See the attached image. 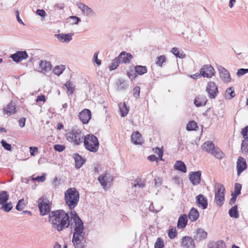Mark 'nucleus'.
I'll return each instance as SVG.
<instances>
[{"label": "nucleus", "instance_id": "1", "mask_svg": "<svg viewBox=\"0 0 248 248\" xmlns=\"http://www.w3.org/2000/svg\"><path fill=\"white\" fill-rule=\"evenodd\" d=\"M72 217L70 220L68 214L63 210H58L49 213L48 220L51 223L53 228L58 232L69 227L70 222L73 220L72 218L74 215L71 213Z\"/></svg>", "mask_w": 248, "mask_h": 248}, {"label": "nucleus", "instance_id": "2", "mask_svg": "<svg viewBox=\"0 0 248 248\" xmlns=\"http://www.w3.org/2000/svg\"><path fill=\"white\" fill-rule=\"evenodd\" d=\"M71 213L74 215L72 219H73V221L74 222V225L73 226L74 232L73 233L72 242L75 248H83V241L84 240L85 234V233L83 232V223L78 217L75 211L71 212Z\"/></svg>", "mask_w": 248, "mask_h": 248}, {"label": "nucleus", "instance_id": "3", "mask_svg": "<svg viewBox=\"0 0 248 248\" xmlns=\"http://www.w3.org/2000/svg\"><path fill=\"white\" fill-rule=\"evenodd\" d=\"M79 200V194L75 188H69L64 192L65 204L71 211L77 206Z\"/></svg>", "mask_w": 248, "mask_h": 248}, {"label": "nucleus", "instance_id": "4", "mask_svg": "<svg viewBox=\"0 0 248 248\" xmlns=\"http://www.w3.org/2000/svg\"><path fill=\"white\" fill-rule=\"evenodd\" d=\"M65 137L73 145L78 146L83 143L84 135L79 129H72L66 133Z\"/></svg>", "mask_w": 248, "mask_h": 248}, {"label": "nucleus", "instance_id": "5", "mask_svg": "<svg viewBox=\"0 0 248 248\" xmlns=\"http://www.w3.org/2000/svg\"><path fill=\"white\" fill-rule=\"evenodd\" d=\"M83 139V142L86 149L93 153L97 151L99 148V142L96 136L88 134L84 136Z\"/></svg>", "mask_w": 248, "mask_h": 248}, {"label": "nucleus", "instance_id": "6", "mask_svg": "<svg viewBox=\"0 0 248 248\" xmlns=\"http://www.w3.org/2000/svg\"><path fill=\"white\" fill-rule=\"evenodd\" d=\"M202 149L206 152L214 155L218 159H221L224 156L223 153L211 141L204 142L201 146Z\"/></svg>", "mask_w": 248, "mask_h": 248}, {"label": "nucleus", "instance_id": "7", "mask_svg": "<svg viewBox=\"0 0 248 248\" xmlns=\"http://www.w3.org/2000/svg\"><path fill=\"white\" fill-rule=\"evenodd\" d=\"M38 208L41 216H45L51 212V202L46 198L42 197L38 200Z\"/></svg>", "mask_w": 248, "mask_h": 248}, {"label": "nucleus", "instance_id": "8", "mask_svg": "<svg viewBox=\"0 0 248 248\" xmlns=\"http://www.w3.org/2000/svg\"><path fill=\"white\" fill-rule=\"evenodd\" d=\"M225 188L223 185H219L215 193V201L218 206H221L225 200Z\"/></svg>", "mask_w": 248, "mask_h": 248}, {"label": "nucleus", "instance_id": "9", "mask_svg": "<svg viewBox=\"0 0 248 248\" xmlns=\"http://www.w3.org/2000/svg\"><path fill=\"white\" fill-rule=\"evenodd\" d=\"M206 91L208 93V96L210 99H215L218 94V89L216 83L214 81L208 82Z\"/></svg>", "mask_w": 248, "mask_h": 248}, {"label": "nucleus", "instance_id": "10", "mask_svg": "<svg viewBox=\"0 0 248 248\" xmlns=\"http://www.w3.org/2000/svg\"><path fill=\"white\" fill-rule=\"evenodd\" d=\"M200 73L203 77L210 78L214 75L215 70L211 65L206 64L201 68Z\"/></svg>", "mask_w": 248, "mask_h": 248}, {"label": "nucleus", "instance_id": "11", "mask_svg": "<svg viewBox=\"0 0 248 248\" xmlns=\"http://www.w3.org/2000/svg\"><path fill=\"white\" fill-rule=\"evenodd\" d=\"M181 246L184 248H196L194 238L189 236H183L181 239Z\"/></svg>", "mask_w": 248, "mask_h": 248}, {"label": "nucleus", "instance_id": "12", "mask_svg": "<svg viewBox=\"0 0 248 248\" xmlns=\"http://www.w3.org/2000/svg\"><path fill=\"white\" fill-rule=\"evenodd\" d=\"M29 55L26 51H17L16 53L11 54L10 58L16 63L21 62L28 58Z\"/></svg>", "mask_w": 248, "mask_h": 248}, {"label": "nucleus", "instance_id": "13", "mask_svg": "<svg viewBox=\"0 0 248 248\" xmlns=\"http://www.w3.org/2000/svg\"><path fill=\"white\" fill-rule=\"evenodd\" d=\"M77 6L84 15L88 16H95V13L88 6L81 2L78 3Z\"/></svg>", "mask_w": 248, "mask_h": 248}, {"label": "nucleus", "instance_id": "14", "mask_svg": "<svg viewBox=\"0 0 248 248\" xmlns=\"http://www.w3.org/2000/svg\"><path fill=\"white\" fill-rule=\"evenodd\" d=\"M218 70L221 79L225 83L230 82L231 80V77L229 71L221 66L218 68Z\"/></svg>", "mask_w": 248, "mask_h": 248}, {"label": "nucleus", "instance_id": "15", "mask_svg": "<svg viewBox=\"0 0 248 248\" xmlns=\"http://www.w3.org/2000/svg\"><path fill=\"white\" fill-rule=\"evenodd\" d=\"M194 239L197 242H201L205 240L207 237V233L202 228L197 229L194 232Z\"/></svg>", "mask_w": 248, "mask_h": 248}, {"label": "nucleus", "instance_id": "16", "mask_svg": "<svg viewBox=\"0 0 248 248\" xmlns=\"http://www.w3.org/2000/svg\"><path fill=\"white\" fill-rule=\"evenodd\" d=\"M78 117L84 124H87L91 118V111L88 109H84L79 112Z\"/></svg>", "mask_w": 248, "mask_h": 248}, {"label": "nucleus", "instance_id": "17", "mask_svg": "<svg viewBox=\"0 0 248 248\" xmlns=\"http://www.w3.org/2000/svg\"><path fill=\"white\" fill-rule=\"evenodd\" d=\"M201 179V171L200 170L191 172L189 174V180L193 185L197 186L200 184Z\"/></svg>", "mask_w": 248, "mask_h": 248}, {"label": "nucleus", "instance_id": "18", "mask_svg": "<svg viewBox=\"0 0 248 248\" xmlns=\"http://www.w3.org/2000/svg\"><path fill=\"white\" fill-rule=\"evenodd\" d=\"M196 202L199 207L205 209L208 206L207 198L202 194H199L196 197Z\"/></svg>", "mask_w": 248, "mask_h": 248}, {"label": "nucleus", "instance_id": "19", "mask_svg": "<svg viewBox=\"0 0 248 248\" xmlns=\"http://www.w3.org/2000/svg\"><path fill=\"white\" fill-rule=\"evenodd\" d=\"M118 58L121 63H128L133 58V56L129 53L122 51L118 56Z\"/></svg>", "mask_w": 248, "mask_h": 248}, {"label": "nucleus", "instance_id": "20", "mask_svg": "<svg viewBox=\"0 0 248 248\" xmlns=\"http://www.w3.org/2000/svg\"><path fill=\"white\" fill-rule=\"evenodd\" d=\"M237 175H239L244 170L247 169V163L244 159L239 156L237 161Z\"/></svg>", "mask_w": 248, "mask_h": 248}, {"label": "nucleus", "instance_id": "21", "mask_svg": "<svg viewBox=\"0 0 248 248\" xmlns=\"http://www.w3.org/2000/svg\"><path fill=\"white\" fill-rule=\"evenodd\" d=\"M131 142L135 144H141L143 140L141 134L138 131L133 132L131 137Z\"/></svg>", "mask_w": 248, "mask_h": 248}, {"label": "nucleus", "instance_id": "22", "mask_svg": "<svg viewBox=\"0 0 248 248\" xmlns=\"http://www.w3.org/2000/svg\"><path fill=\"white\" fill-rule=\"evenodd\" d=\"M107 173H103L100 175L98 178V180L104 189H105L107 186V184L109 182V181H112V179L109 176H107Z\"/></svg>", "mask_w": 248, "mask_h": 248}, {"label": "nucleus", "instance_id": "23", "mask_svg": "<svg viewBox=\"0 0 248 248\" xmlns=\"http://www.w3.org/2000/svg\"><path fill=\"white\" fill-rule=\"evenodd\" d=\"M207 101V99L204 95H199L196 96L194 99V104L196 107H201L205 106Z\"/></svg>", "mask_w": 248, "mask_h": 248}, {"label": "nucleus", "instance_id": "24", "mask_svg": "<svg viewBox=\"0 0 248 248\" xmlns=\"http://www.w3.org/2000/svg\"><path fill=\"white\" fill-rule=\"evenodd\" d=\"M187 223V218L186 215L184 214L180 216L178 218L177 227L178 229H184Z\"/></svg>", "mask_w": 248, "mask_h": 248}, {"label": "nucleus", "instance_id": "25", "mask_svg": "<svg viewBox=\"0 0 248 248\" xmlns=\"http://www.w3.org/2000/svg\"><path fill=\"white\" fill-rule=\"evenodd\" d=\"M73 34L68 33H60L55 34L57 38L62 42H69L72 39V36Z\"/></svg>", "mask_w": 248, "mask_h": 248}, {"label": "nucleus", "instance_id": "26", "mask_svg": "<svg viewBox=\"0 0 248 248\" xmlns=\"http://www.w3.org/2000/svg\"><path fill=\"white\" fill-rule=\"evenodd\" d=\"M4 114L11 115L16 112V105L13 102H10L3 108Z\"/></svg>", "mask_w": 248, "mask_h": 248}, {"label": "nucleus", "instance_id": "27", "mask_svg": "<svg viewBox=\"0 0 248 248\" xmlns=\"http://www.w3.org/2000/svg\"><path fill=\"white\" fill-rule=\"evenodd\" d=\"M75 162V167L77 169L80 168L85 163V160L78 154L74 155Z\"/></svg>", "mask_w": 248, "mask_h": 248}, {"label": "nucleus", "instance_id": "28", "mask_svg": "<svg viewBox=\"0 0 248 248\" xmlns=\"http://www.w3.org/2000/svg\"><path fill=\"white\" fill-rule=\"evenodd\" d=\"M52 65L49 62L41 61L39 64V68L42 72L49 71L51 68Z\"/></svg>", "mask_w": 248, "mask_h": 248}, {"label": "nucleus", "instance_id": "29", "mask_svg": "<svg viewBox=\"0 0 248 248\" xmlns=\"http://www.w3.org/2000/svg\"><path fill=\"white\" fill-rule=\"evenodd\" d=\"M174 168L175 170H177L183 173L186 172V167L185 164L182 161H176Z\"/></svg>", "mask_w": 248, "mask_h": 248}, {"label": "nucleus", "instance_id": "30", "mask_svg": "<svg viewBox=\"0 0 248 248\" xmlns=\"http://www.w3.org/2000/svg\"><path fill=\"white\" fill-rule=\"evenodd\" d=\"M199 217V213L198 210L195 208H192L188 214L189 219L192 221H195Z\"/></svg>", "mask_w": 248, "mask_h": 248}, {"label": "nucleus", "instance_id": "31", "mask_svg": "<svg viewBox=\"0 0 248 248\" xmlns=\"http://www.w3.org/2000/svg\"><path fill=\"white\" fill-rule=\"evenodd\" d=\"M235 95V93L232 87L227 89L224 93L225 98L228 100H231L234 97Z\"/></svg>", "mask_w": 248, "mask_h": 248}, {"label": "nucleus", "instance_id": "32", "mask_svg": "<svg viewBox=\"0 0 248 248\" xmlns=\"http://www.w3.org/2000/svg\"><path fill=\"white\" fill-rule=\"evenodd\" d=\"M121 115L122 117L126 116L129 111V107L126 106L125 102L121 103L119 105Z\"/></svg>", "mask_w": 248, "mask_h": 248}, {"label": "nucleus", "instance_id": "33", "mask_svg": "<svg viewBox=\"0 0 248 248\" xmlns=\"http://www.w3.org/2000/svg\"><path fill=\"white\" fill-rule=\"evenodd\" d=\"M135 71L137 75H142L147 72V68L145 66L137 65L134 67Z\"/></svg>", "mask_w": 248, "mask_h": 248}, {"label": "nucleus", "instance_id": "34", "mask_svg": "<svg viewBox=\"0 0 248 248\" xmlns=\"http://www.w3.org/2000/svg\"><path fill=\"white\" fill-rule=\"evenodd\" d=\"M9 199V195L6 191L0 192V205L8 202Z\"/></svg>", "mask_w": 248, "mask_h": 248}, {"label": "nucleus", "instance_id": "35", "mask_svg": "<svg viewBox=\"0 0 248 248\" xmlns=\"http://www.w3.org/2000/svg\"><path fill=\"white\" fill-rule=\"evenodd\" d=\"M229 214L231 217L238 218L239 217V213L237 209V205H235L232 207L229 210Z\"/></svg>", "mask_w": 248, "mask_h": 248}, {"label": "nucleus", "instance_id": "36", "mask_svg": "<svg viewBox=\"0 0 248 248\" xmlns=\"http://www.w3.org/2000/svg\"><path fill=\"white\" fill-rule=\"evenodd\" d=\"M1 206L0 207V210L4 211L6 213L9 212L13 208V205L12 203L10 202H6L3 204H1Z\"/></svg>", "mask_w": 248, "mask_h": 248}, {"label": "nucleus", "instance_id": "37", "mask_svg": "<svg viewBox=\"0 0 248 248\" xmlns=\"http://www.w3.org/2000/svg\"><path fill=\"white\" fill-rule=\"evenodd\" d=\"M225 243L221 240L217 241L215 244H211L208 245V248H225Z\"/></svg>", "mask_w": 248, "mask_h": 248}, {"label": "nucleus", "instance_id": "38", "mask_svg": "<svg viewBox=\"0 0 248 248\" xmlns=\"http://www.w3.org/2000/svg\"><path fill=\"white\" fill-rule=\"evenodd\" d=\"M197 29V35L199 36H201V31L202 30V25L199 23H194L192 27H191L192 32L193 33L195 30Z\"/></svg>", "mask_w": 248, "mask_h": 248}, {"label": "nucleus", "instance_id": "39", "mask_svg": "<svg viewBox=\"0 0 248 248\" xmlns=\"http://www.w3.org/2000/svg\"><path fill=\"white\" fill-rule=\"evenodd\" d=\"M197 124L194 121H190L186 125V130L188 131L196 130Z\"/></svg>", "mask_w": 248, "mask_h": 248}, {"label": "nucleus", "instance_id": "40", "mask_svg": "<svg viewBox=\"0 0 248 248\" xmlns=\"http://www.w3.org/2000/svg\"><path fill=\"white\" fill-rule=\"evenodd\" d=\"M118 90H124L127 88V85L124 80L119 79L117 82Z\"/></svg>", "mask_w": 248, "mask_h": 248}, {"label": "nucleus", "instance_id": "41", "mask_svg": "<svg viewBox=\"0 0 248 248\" xmlns=\"http://www.w3.org/2000/svg\"><path fill=\"white\" fill-rule=\"evenodd\" d=\"M121 63L119 61L118 57L115 58L113 61L112 63L110 64L109 66V69L110 71H112L116 69L117 67L119 66V64Z\"/></svg>", "mask_w": 248, "mask_h": 248}, {"label": "nucleus", "instance_id": "42", "mask_svg": "<svg viewBox=\"0 0 248 248\" xmlns=\"http://www.w3.org/2000/svg\"><path fill=\"white\" fill-rule=\"evenodd\" d=\"M145 186V182L144 180L141 179V178H138L134 181V184L133 185L134 187H139L140 188H142Z\"/></svg>", "mask_w": 248, "mask_h": 248}, {"label": "nucleus", "instance_id": "43", "mask_svg": "<svg viewBox=\"0 0 248 248\" xmlns=\"http://www.w3.org/2000/svg\"><path fill=\"white\" fill-rule=\"evenodd\" d=\"M65 69V67L63 65H58L55 66L53 69V72L55 75L60 76L62 73L63 71Z\"/></svg>", "mask_w": 248, "mask_h": 248}, {"label": "nucleus", "instance_id": "44", "mask_svg": "<svg viewBox=\"0 0 248 248\" xmlns=\"http://www.w3.org/2000/svg\"><path fill=\"white\" fill-rule=\"evenodd\" d=\"M242 188V185L239 183H235L234 185V190L233 192H232V194H233L237 196L241 194V190Z\"/></svg>", "mask_w": 248, "mask_h": 248}, {"label": "nucleus", "instance_id": "45", "mask_svg": "<svg viewBox=\"0 0 248 248\" xmlns=\"http://www.w3.org/2000/svg\"><path fill=\"white\" fill-rule=\"evenodd\" d=\"M64 86L66 88L67 90V93L70 94H72L73 93L74 89L72 86V84L70 82V81H68L66 82V83L64 84Z\"/></svg>", "mask_w": 248, "mask_h": 248}, {"label": "nucleus", "instance_id": "46", "mask_svg": "<svg viewBox=\"0 0 248 248\" xmlns=\"http://www.w3.org/2000/svg\"><path fill=\"white\" fill-rule=\"evenodd\" d=\"M241 150L243 153H248V140L245 139L242 141Z\"/></svg>", "mask_w": 248, "mask_h": 248}, {"label": "nucleus", "instance_id": "47", "mask_svg": "<svg viewBox=\"0 0 248 248\" xmlns=\"http://www.w3.org/2000/svg\"><path fill=\"white\" fill-rule=\"evenodd\" d=\"M164 247V243L163 240L160 237L158 238L155 244L154 248H163Z\"/></svg>", "mask_w": 248, "mask_h": 248}, {"label": "nucleus", "instance_id": "48", "mask_svg": "<svg viewBox=\"0 0 248 248\" xmlns=\"http://www.w3.org/2000/svg\"><path fill=\"white\" fill-rule=\"evenodd\" d=\"M166 58L164 55H161L157 58L156 64L158 66H162V64L166 62Z\"/></svg>", "mask_w": 248, "mask_h": 248}, {"label": "nucleus", "instance_id": "49", "mask_svg": "<svg viewBox=\"0 0 248 248\" xmlns=\"http://www.w3.org/2000/svg\"><path fill=\"white\" fill-rule=\"evenodd\" d=\"M0 143L1 144L2 146L4 148L5 150L8 151H12L11 145L9 143H8L5 140H2L0 141Z\"/></svg>", "mask_w": 248, "mask_h": 248}, {"label": "nucleus", "instance_id": "50", "mask_svg": "<svg viewBox=\"0 0 248 248\" xmlns=\"http://www.w3.org/2000/svg\"><path fill=\"white\" fill-rule=\"evenodd\" d=\"M24 199H22L18 201L16 205V209L18 211H21L23 208H24L25 204L24 203Z\"/></svg>", "mask_w": 248, "mask_h": 248}, {"label": "nucleus", "instance_id": "51", "mask_svg": "<svg viewBox=\"0 0 248 248\" xmlns=\"http://www.w3.org/2000/svg\"><path fill=\"white\" fill-rule=\"evenodd\" d=\"M140 86H136L133 89V95L136 98H138L140 97Z\"/></svg>", "mask_w": 248, "mask_h": 248}, {"label": "nucleus", "instance_id": "52", "mask_svg": "<svg viewBox=\"0 0 248 248\" xmlns=\"http://www.w3.org/2000/svg\"><path fill=\"white\" fill-rule=\"evenodd\" d=\"M171 52L176 57L180 58H183L184 57V55L180 53L178 48L176 47H173L172 49Z\"/></svg>", "mask_w": 248, "mask_h": 248}, {"label": "nucleus", "instance_id": "53", "mask_svg": "<svg viewBox=\"0 0 248 248\" xmlns=\"http://www.w3.org/2000/svg\"><path fill=\"white\" fill-rule=\"evenodd\" d=\"M98 54L99 52H96L94 54L93 61L94 62L96 63L97 65H100L101 64V60L98 59Z\"/></svg>", "mask_w": 248, "mask_h": 248}, {"label": "nucleus", "instance_id": "54", "mask_svg": "<svg viewBox=\"0 0 248 248\" xmlns=\"http://www.w3.org/2000/svg\"><path fill=\"white\" fill-rule=\"evenodd\" d=\"M177 232L175 229H171L169 230L168 235L170 239L174 238L177 235Z\"/></svg>", "mask_w": 248, "mask_h": 248}, {"label": "nucleus", "instance_id": "55", "mask_svg": "<svg viewBox=\"0 0 248 248\" xmlns=\"http://www.w3.org/2000/svg\"><path fill=\"white\" fill-rule=\"evenodd\" d=\"M248 73V69L240 68L238 70L236 74H237V76L240 77V76H242Z\"/></svg>", "mask_w": 248, "mask_h": 248}, {"label": "nucleus", "instance_id": "56", "mask_svg": "<svg viewBox=\"0 0 248 248\" xmlns=\"http://www.w3.org/2000/svg\"><path fill=\"white\" fill-rule=\"evenodd\" d=\"M54 149L55 151L61 152L65 149V147L61 144H55L54 145Z\"/></svg>", "mask_w": 248, "mask_h": 248}, {"label": "nucleus", "instance_id": "57", "mask_svg": "<svg viewBox=\"0 0 248 248\" xmlns=\"http://www.w3.org/2000/svg\"><path fill=\"white\" fill-rule=\"evenodd\" d=\"M127 76L130 79L132 80L136 78L137 73L133 70H131L130 71L127 72Z\"/></svg>", "mask_w": 248, "mask_h": 248}, {"label": "nucleus", "instance_id": "58", "mask_svg": "<svg viewBox=\"0 0 248 248\" xmlns=\"http://www.w3.org/2000/svg\"><path fill=\"white\" fill-rule=\"evenodd\" d=\"M30 153L31 156H34L38 152V148L36 147H30Z\"/></svg>", "mask_w": 248, "mask_h": 248}, {"label": "nucleus", "instance_id": "59", "mask_svg": "<svg viewBox=\"0 0 248 248\" xmlns=\"http://www.w3.org/2000/svg\"><path fill=\"white\" fill-rule=\"evenodd\" d=\"M241 134L245 139H248V125L242 129Z\"/></svg>", "mask_w": 248, "mask_h": 248}, {"label": "nucleus", "instance_id": "60", "mask_svg": "<svg viewBox=\"0 0 248 248\" xmlns=\"http://www.w3.org/2000/svg\"><path fill=\"white\" fill-rule=\"evenodd\" d=\"M68 19L73 20L72 24H78L81 21L80 18L76 16H70Z\"/></svg>", "mask_w": 248, "mask_h": 248}, {"label": "nucleus", "instance_id": "61", "mask_svg": "<svg viewBox=\"0 0 248 248\" xmlns=\"http://www.w3.org/2000/svg\"><path fill=\"white\" fill-rule=\"evenodd\" d=\"M36 13L42 17H45L46 16V13L43 9H37Z\"/></svg>", "mask_w": 248, "mask_h": 248}, {"label": "nucleus", "instance_id": "62", "mask_svg": "<svg viewBox=\"0 0 248 248\" xmlns=\"http://www.w3.org/2000/svg\"><path fill=\"white\" fill-rule=\"evenodd\" d=\"M35 179L38 181V182H43L46 180V174H42L41 176H38L35 178Z\"/></svg>", "mask_w": 248, "mask_h": 248}, {"label": "nucleus", "instance_id": "63", "mask_svg": "<svg viewBox=\"0 0 248 248\" xmlns=\"http://www.w3.org/2000/svg\"><path fill=\"white\" fill-rule=\"evenodd\" d=\"M25 122H26V118H25L24 117L20 118L19 120H18L19 126L22 128L25 126Z\"/></svg>", "mask_w": 248, "mask_h": 248}, {"label": "nucleus", "instance_id": "64", "mask_svg": "<svg viewBox=\"0 0 248 248\" xmlns=\"http://www.w3.org/2000/svg\"><path fill=\"white\" fill-rule=\"evenodd\" d=\"M231 196H232V198L230 200L229 204L230 205H232V204H233L235 203L237 196L233 194H231Z\"/></svg>", "mask_w": 248, "mask_h": 248}]
</instances>
